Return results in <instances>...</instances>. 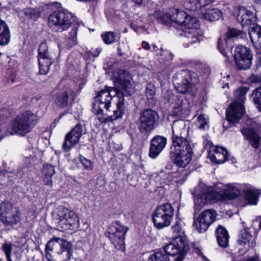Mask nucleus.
<instances>
[{
  "label": "nucleus",
  "mask_w": 261,
  "mask_h": 261,
  "mask_svg": "<svg viewBox=\"0 0 261 261\" xmlns=\"http://www.w3.org/2000/svg\"><path fill=\"white\" fill-rule=\"evenodd\" d=\"M217 214L213 209L204 210L194 220L193 226L199 232H205L210 225L216 221Z\"/></svg>",
  "instance_id": "nucleus-17"
},
{
  "label": "nucleus",
  "mask_w": 261,
  "mask_h": 261,
  "mask_svg": "<svg viewBox=\"0 0 261 261\" xmlns=\"http://www.w3.org/2000/svg\"><path fill=\"white\" fill-rule=\"evenodd\" d=\"M51 176H48L46 175H44V177L43 178V181L44 185L49 186H52L53 181L51 180Z\"/></svg>",
  "instance_id": "nucleus-53"
},
{
  "label": "nucleus",
  "mask_w": 261,
  "mask_h": 261,
  "mask_svg": "<svg viewBox=\"0 0 261 261\" xmlns=\"http://www.w3.org/2000/svg\"><path fill=\"white\" fill-rule=\"evenodd\" d=\"M148 261H170V258L167 253L160 249L151 254Z\"/></svg>",
  "instance_id": "nucleus-40"
},
{
  "label": "nucleus",
  "mask_w": 261,
  "mask_h": 261,
  "mask_svg": "<svg viewBox=\"0 0 261 261\" xmlns=\"http://www.w3.org/2000/svg\"><path fill=\"white\" fill-rule=\"evenodd\" d=\"M38 120L39 117L36 114L26 111L16 116L9 125L7 131L10 135L17 134L24 136L32 130Z\"/></svg>",
  "instance_id": "nucleus-2"
},
{
  "label": "nucleus",
  "mask_w": 261,
  "mask_h": 261,
  "mask_svg": "<svg viewBox=\"0 0 261 261\" xmlns=\"http://www.w3.org/2000/svg\"><path fill=\"white\" fill-rule=\"evenodd\" d=\"M118 54L120 56H122L125 54V53L123 50L120 46L118 47Z\"/></svg>",
  "instance_id": "nucleus-57"
},
{
  "label": "nucleus",
  "mask_w": 261,
  "mask_h": 261,
  "mask_svg": "<svg viewBox=\"0 0 261 261\" xmlns=\"http://www.w3.org/2000/svg\"><path fill=\"white\" fill-rule=\"evenodd\" d=\"M232 55L235 66L238 70L246 71L251 68L253 54L250 48L238 45L235 47Z\"/></svg>",
  "instance_id": "nucleus-8"
},
{
  "label": "nucleus",
  "mask_w": 261,
  "mask_h": 261,
  "mask_svg": "<svg viewBox=\"0 0 261 261\" xmlns=\"http://www.w3.org/2000/svg\"><path fill=\"white\" fill-rule=\"evenodd\" d=\"M236 19L239 23L241 24L242 27L249 25L250 28L257 25L256 24L257 17L255 13L244 7L240 6L238 7Z\"/></svg>",
  "instance_id": "nucleus-22"
},
{
  "label": "nucleus",
  "mask_w": 261,
  "mask_h": 261,
  "mask_svg": "<svg viewBox=\"0 0 261 261\" xmlns=\"http://www.w3.org/2000/svg\"><path fill=\"white\" fill-rule=\"evenodd\" d=\"M249 35L254 48L261 49V27L257 24L249 28Z\"/></svg>",
  "instance_id": "nucleus-30"
},
{
  "label": "nucleus",
  "mask_w": 261,
  "mask_h": 261,
  "mask_svg": "<svg viewBox=\"0 0 261 261\" xmlns=\"http://www.w3.org/2000/svg\"><path fill=\"white\" fill-rule=\"evenodd\" d=\"M125 108L124 103V98L120 99L117 103L116 109L113 111V114L109 116V119L110 121L117 120L121 118L125 114Z\"/></svg>",
  "instance_id": "nucleus-35"
},
{
  "label": "nucleus",
  "mask_w": 261,
  "mask_h": 261,
  "mask_svg": "<svg viewBox=\"0 0 261 261\" xmlns=\"http://www.w3.org/2000/svg\"><path fill=\"white\" fill-rule=\"evenodd\" d=\"M127 230L128 228L118 221L113 222L108 229L107 237L116 249L124 248V235Z\"/></svg>",
  "instance_id": "nucleus-11"
},
{
  "label": "nucleus",
  "mask_w": 261,
  "mask_h": 261,
  "mask_svg": "<svg viewBox=\"0 0 261 261\" xmlns=\"http://www.w3.org/2000/svg\"><path fill=\"white\" fill-rule=\"evenodd\" d=\"M222 12L218 9H212L202 13V17L205 20L210 21H213L218 20L222 16Z\"/></svg>",
  "instance_id": "nucleus-36"
},
{
  "label": "nucleus",
  "mask_w": 261,
  "mask_h": 261,
  "mask_svg": "<svg viewBox=\"0 0 261 261\" xmlns=\"http://www.w3.org/2000/svg\"><path fill=\"white\" fill-rule=\"evenodd\" d=\"M258 226H259V228H261V217L260 218V219H259Z\"/></svg>",
  "instance_id": "nucleus-63"
},
{
  "label": "nucleus",
  "mask_w": 261,
  "mask_h": 261,
  "mask_svg": "<svg viewBox=\"0 0 261 261\" xmlns=\"http://www.w3.org/2000/svg\"><path fill=\"white\" fill-rule=\"evenodd\" d=\"M208 117L204 114H201L198 116L197 124L200 129H204L206 127H208Z\"/></svg>",
  "instance_id": "nucleus-46"
},
{
  "label": "nucleus",
  "mask_w": 261,
  "mask_h": 261,
  "mask_svg": "<svg viewBox=\"0 0 261 261\" xmlns=\"http://www.w3.org/2000/svg\"><path fill=\"white\" fill-rule=\"evenodd\" d=\"M182 226V221L179 220L176 221L175 224L172 227L173 233H175V237H176V239L178 238H181V235L183 233Z\"/></svg>",
  "instance_id": "nucleus-44"
},
{
  "label": "nucleus",
  "mask_w": 261,
  "mask_h": 261,
  "mask_svg": "<svg viewBox=\"0 0 261 261\" xmlns=\"http://www.w3.org/2000/svg\"><path fill=\"white\" fill-rule=\"evenodd\" d=\"M22 12L24 15L28 18L36 20L40 16V12L35 9L27 8L23 10Z\"/></svg>",
  "instance_id": "nucleus-41"
},
{
  "label": "nucleus",
  "mask_w": 261,
  "mask_h": 261,
  "mask_svg": "<svg viewBox=\"0 0 261 261\" xmlns=\"http://www.w3.org/2000/svg\"><path fill=\"white\" fill-rule=\"evenodd\" d=\"M134 3L140 5L142 3V0H132Z\"/></svg>",
  "instance_id": "nucleus-60"
},
{
  "label": "nucleus",
  "mask_w": 261,
  "mask_h": 261,
  "mask_svg": "<svg viewBox=\"0 0 261 261\" xmlns=\"http://www.w3.org/2000/svg\"><path fill=\"white\" fill-rule=\"evenodd\" d=\"M83 126L77 124L65 136L62 147L65 151H69L79 143L83 134Z\"/></svg>",
  "instance_id": "nucleus-20"
},
{
  "label": "nucleus",
  "mask_w": 261,
  "mask_h": 261,
  "mask_svg": "<svg viewBox=\"0 0 261 261\" xmlns=\"http://www.w3.org/2000/svg\"><path fill=\"white\" fill-rule=\"evenodd\" d=\"M114 87L107 86L106 90L112 96V99L115 96L122 99L120 96L132 95L134 92L132 81L126 71H120V75L114 81Z\"/></svg>",
  "instance_id": "nucleus-5"
},
{
  "label": "nucleus",
  "mask_w": 261,
  "mask_h": 261,
  "mask_svg": "<svg viewBox=\"0 0 261 261\" xmlns=\"http://www.w3.org/2000/svg\"><path fill=\"white\" fill-rule=\"evenodd\" d=\"M214 0H198L195 8H191L193 11L200 10L202 7L206 6L213 2Z\"/></svg>",
  "instance_id": "nucleus-50"
},
{
  "label": "nucleus",
  "mask_w": 261,
  "mask_h": 261,
  "mask_svg": "<svg viewBox=\"0 0 261 261\" xmlns=\"http://www.w3.org/2000/svg\"><path fill=\"white\" fill-rule=\"evenodd\" d=\"M248 90L247 87H242L234 92L235 101L231 103L226 111L227 121L233 125L238 123L245 113L243 104Z\"/></svg>",
  "instance_id": "nucleus-3"
},
{
  "label": "nucleus",
  "mask_w": 261,
  "mask_h": 261,
  "mask_svg": "<svg viewBox=\"0 0 261 261\" xmlns=\"http://www.w3.org/2000/svg\"><path fill=\"white\" fill-rule=\"evenodd\" d=\"M158 113L151 109H146L140 114L138 121V127L140 132L148 135L154 130L158 124Z\"/></svg>",
  "instance_id": "nucleus-10"
},
{
  "label": "nucleus",
  "mask_w": 261,
  "mask_h": 261,
  "mask_svg": "<svg viewBox=\"0 0 261 261\" xmlns=\"http://www.w3.org/2000/svg\"><path fill=\"white\" fill-rule=\"evenodd\" d=\"M60 238L55 237L49 240L45 246V250L53 251L55 248L59 246V242L58 240Z\"/></svg>",
  "instance_id": "nucleus-47"
},
{
  "label": "nucleus",
  "mask_w": 261,
  "mask_h": 261,
  "mask_svg": "<svg viewBox=\"0 0 261 261\" xmlns=\"http://www.w3.org/2000/svg\"><path fill=\"white\" fill-rule=\"evenodd\" d=\"M43 174L52 176L55 173V167L51 165H45L44 166Z\"/></svg>",
  "instance_id": "nucleus-51"
},
{
  "label": "nucleus",
  "mask_w": 261,
  "mask_h": 261,
  "mask_svg": "<svg viewBox=\"0 0 261 261\" xmlns=\"http://www.w3.org/2000/svg\"><path fill=\"white\" fill-rule=\"evenodd\" d=\"M211 160L217 164H222L226 161L234 163V159H229V155L226 149L222 147H215L209 153Z\"/></svg>",
  "instance_id": "nucleus-26"
},
{
  "label": "nucleus",
  "mask_w": 261,
  "mask_h": 261,
  "mask_svg": "<svg viewBox=\"0 0 261 261\" xmlns=\"http://www.w3.org/2000/svg\"><path fill=\"white\" fill-rule=\"evenodd\" d=\"M12 248L13 245L10 242H5L1 247L2 250L4 253L8 261H12L11 258Z\"/></svg>",
  "instance_id": "nucleus-42"
},
{
  "label": "nucleus",
  "mask_w": 261,
  "mask_h": 261,
  "mask_svg": "<svg viewBox=\"0 0 261 261\" xmlns=\"http://www.w3.org/2000/svg\"><path fill=\"white\" fill-rule=\"evenodd\" d=\"M174 213V208L169 203L159 205L152 214L154 226L159 229L170 226L173 219Z\"/></svg>",
  "instance_id": "nucleus-7"
},
{
  "label": "nucleus",
  "mask_w": 261,
  "mask_h": 261,
  "mask_svg": "<svg viewBox=\"0 0 261 261\" xmlns=\"http://www.w3.org/2000/svg\"><path fill=\"white\" fill-rule=\"evenodd\" d=\"M80 161L85 168L87 170H92L93 168V163L82 155H80Z\"/></svg>",
  "instance_id": "nucleus-49"
},
{
  "label": "nucleus",
  "mask_w": 261,
  "mask_h": 261,
  "mask_svg": "<svg viewBox=\"0 0 261 261\" xmlns=\"http://www.w3.org/2000/svg\"><path fill=\"white\" fill-rule=\"evenodd\" d=\"M184 257L182 256V255H177L174 261H182Z\"/></svg>",
  "instance_id": "nucleus-59"
},
{
  "label": "nucleus",
  "mask_w": 261,
  "mask_h": 261,
  "mask_svg": "<svg viewBox=\"0 0 261 261\" xmlns=\"http://www.w3.org/2000/svg\"><path fill=\"white\" fill-rule=\"evenodd\" d=\"M214 198V193L212 190H204L201 195H198L195 200L194 208L199 211L200 209V204H207L210 202Z\"/></svg>",
  "instance_id": "nucleus-31"
},
{
  "label": "nucleus",
  "mask_w": 261,
  "mask_h": 261,
  "mask_svg": "<svg viewBox=\"0 0 261 261\" xmlns=\"http://www.w3.org/2000/svg\"><path fill=\"white\" fill-rule=\"evenodd\" d=\"M167 144V138L156 136L150 141L149 156L152 159H156L161 153Z\"/></svg>",
  "instance_id": "nucleus-25"
},
{
  "label": "nucleus",
  "mask_w": 261,
  "mask_h": 261,
  "mask_svg": "<svg viewBox=\"0 0 261 261\" xmlns=\"http://www.w3.org/2000/svg\"><path fill=\"white\" fill-rule=\"evenodd\" d=\"M101 51V49L100 48H97L96 49L94 50L93 51H87L86 53V56L89 57V58L91 57H97L99 56V54Z\"/></svg>",
  "instance_id": "nucleus-52"
},
{
  "label": "nucleus",
  "mask_w": 261,
  "mask_h": 261,
  "mask_svg": "<svg viewBox=\"0 0 261 261\" xmlns=\"http://www.w3.org/2000/svg\"><path fill=\"white\" fill-rule=\"evenodd\" d=\"M188 249V247L183 238H178L173 242L166 245L162 251L167 253L168 256L178 254V255H182L184 257V255L186 253Z\"/></svg>",
  "instance_id": "nucleus-21"
},
{
  "label": "nucleus",
  "mask_w": 261,
  "mask_h": 261,
  "mask_svg": "<svg viewBox=\"0 0 261 261\" xmlns=\"http://www.w3.org/2000/svg\"><path fill=\"white\" fill-rule=\"evenodd\" d=\"M250 81L251 82H253V83H256V82H257L258 81V79H257V77H256L254 75H252L250 77Z\"/></svg>",
  "instance_id": "nucleus-58"
},
{
  "label": "nucleus",
  "mask_w": 261,
  "mask_h": 261,
  "mask_svg": "<svg viewBox=\"0 0 261 261\" xmlns=\"http://www.w3.org/2000/svg\"><path fill=\"white\" fill-rule=\"evenodd\" d=\"M172 100H174V102H173V109L174 115L180 116L186 112V100L184 101L182 98L174 95L172 96Z\"/></svg>",
  "instance_id": "nucleus-34"
},
{
  "label": "nucleus",
  "mask_w": 261,
  "mask_h": 261,
  "mask_svg": "<svg viewBox=\"0 0 261 261\" xmlns=\"http://www.w3.org/2000/svg\"><path fill=\"white\" fill-rule=\"evenodd\" d=\"M93 112L96 115L97 119L100 123H107L110 122L109 116L104 114L102 107H100L97 104H93Z\"/></svg>",
  "instance_id": "nucleus-38"
},
{
  "label": "nucleus",
  "mask_w": 261,
  "mask_h": 261,
  "mask_svg": "<svg viewBox=\"0 0 261 261\" xmlns=\"http://www.w3.org/2000/svg\"><path fill=\"white\" fill-rule=\"evenodd\" d=\"M155 93V89L153 85L148 84L146 87L145 95L148 99H153Z\"/></svg>",
  "instance_id": "nucleus-48"
},
{
  "label": "nucleus",
  "mask_w": 261,
  "mask_h": 261,
  "mask_svg": "<svg viewBox=\"0 0 261 261\" xmlns=\"http://www.w3.org/2000/svg\"><path fill=\"white\" fill-rule=\"evenodd\" d=\"M247 35L244 31L236 28H230L226 32V38H219L218 41L217 47L220 53L225 57V62L229 61L230 56L228 53L232 49L231 46H228L229 41L232 39L245 38Z\"/></svg>",
  "instance_id": "nucleus-12"
},
{
  "label": "nucleus",
  "mask_w": 261,
  "mask_h": 261,
  "mask_svg": "<svg viewBox=\"0 0 261 261\" xmlns=\"http://www.w3.org/2000/svg\"><path fill=\"white\" fill-rule=\"evenodd\" d=\"M180 26L185 28L179 35L184 37L185 47H188L200 42V35L198 33L199 24L197 18L186 14Z\"/></svg>",
  "instance_id": "nucleus-4"
},
{
  "label": "nucleus",
  "mask_w": 261,
  "mask_h": 261,
  "mask_svg": "<svg viewBox=\"0 0 261 261\" xmlns=\"http://www.w3.org/2000/svg\"><path fill=\"white\" fill-rule=\"evenodd\" d=\"M252 1L253 3H256L257 4H260V3H261V0H252Z\"/></svg>",
  "instance_id": "nucleus-62"
},
{
  "label": "nucleus",
  "mask_w": 261,
  "mask_h": 261,
  "mask_svg": "<svg viewBox=\"0 0 261 261\" xmlns=\"http://www.w3.org/2000/svg\"><path fill=\"white\" fill-rule=\"evenodd\" d=\"M225 187V191L222 193L225 200L234 199L239 195L243 194L245 200L249 205H256L261 194L260 190L249 184L232 183L226 185Z\"/></svg>",
  "instance_id": "nucleus-1"
},
{
  "label": "nucleus",
  "mask_w": 261,
  "mask_h": 261,
  "mask_svg": "<svg viewBox=\"0 0 261 261\" xmlns=\"http://www.w3.org/2000/svg\"><path fill=\"white\" fill-rule=\"evenodd\" d=\"M61 224H65V229H74L79 227V219L73 211L60 206L58 212Z\"/></svg>",
  "instance_id": "nucleus-19"
},
{
  "label": "nucleus",
  "mask_w": 261,
  "mask_h": 261,
  "mask_svg": "<svg viewBox=\"0 0 261 261\" xmlns=\"http://www.w3.org/2000/svg\"><path fill=\"white\" fill-rule=\"evenodd\" d=\"M71 113H72V112H71V110H70V109L69 108H67L66 109H65L64 110V112L60 113V114L59 115V118H62L66 114Z\"/></svg>",
  "instance_id": "nucleus-56"
},
{
  "label": "nucleus",
  "mask_w": 261,
  "mask_h": 261,
  "mask_svg": "<svg viewBox=\"0 0 261 261\" xmlns=\"http://www.w3.org/2000/svg\"><path fill=\"white\" fill-rule=\"evenodd\" d=\"M250 99L253 102L256 108L261 112V88L254 89L250 95Z\"/></svg>",
  "instance_id": "nucleus-39"
},
{
  "label": "nucleus",
  "mask_w": 261,
  "mask_h": 261,
  "mask_svg": "<svg viewBox=\"0 0 261 261\" xmlns=\"http://www.w3.org/2000/svg\"><path fill=\"white\" fill-rule=\"evenodd\" d=\"M11 32L8 24L0 17V46H5L9 43Z\"/></svg>",
  "instance_id": "nucleus-32"
},
{
  "label": "nucleus",
  "mask_w": 261,
  "mask_h": 261,
  "mask_svg": "<svg viewBox=\"0 0 261 261\" xmlns=\"http://www.w3.org/2000/svg\"><path fill=\"white\" fill-rule=\"evenodd\" d=\"M103 42L108 45L111 44L115 42L116 36L113 32H106L101 35Z\"/></svg>",
  "instance_id": "nucleus-43"
},
{
  "label": "nucleus",
  "mask_w": 261,
  "mask_h": 261,
  "mask_svg": "<svg viewBox=\"0 0 261 261\" xmlns=\"http://www.w3.org/2000/svg\"><path fill=\"white\" fill-rule=\"evenodd\" d=\"M166 176H168V177L169 178H171V176H170V175H168V174L166 175Z\"/></svg>",
  "instance_id": "nucleus-64"
},
{
  "label": "nucleus",
  "mask_w": 261,
  "mask_h": 261,
  "mask_svg": "<svg viewBox=\"0 0 261 261\" xmlns=\"http://www.w3.org/2000/svg\"><path fill=\"white\" fill-rule=\"evenodd\" d=\"M193 154L192 144L172 146L170 156L177 166L185 167L189 164Z\"/></svg>",
  "instance_id": "nucleus-9"
},
{
  "label": "nucleus",
  "mask_w": 261,
  "mask_h": 261,
  "mask_svg": "<svg viewBox=\"0 0 261 261\" xmlns=\"http://www.w3.org/2000/svg\"><path fill=\"white\" fill-rule=\"evenodd\" d=\"M45 254H46V257L47 258V259L48 260V261H55L53 256H52V255H51V252L52 251H47V250H45Z\"/></svg>",
  "instance_id": "nucleus-54"
},
{
  "label": "nucleus",
  "mask_w": 261,
  "mask_h": 261,
  "mask_svg": "<svg viewBox=\"0 0 261 261\" xmlns=\"http://www.w3.org/2000/svg\"><path fill=\"white\" fill-rule=\"evenodd\" d=\"M252 229L254 233H257L255 228L253 227L247 228L240 231L238 242L239 244L245 246L247 251L249 248L254 247L256 244L255 234L252 235Z\"/></svg>",
  "instance_id": "nucleus-24"
},
{
  "label": "nucleus",
  "mask_w": 261,
  "mask_h": 261,
  "mask_svg": "<svg viewBox=\"0 0 261 261\" xmlns=\"http://www.w3.org/2000/svg\"><path fill=\"white\" fill-rule=\"evenodd\" d=\"M0 215L2 221L7 225L16 224L20 221V212L19 208L13 207L8 201L0 204Z\"/></svg>",
  "instance_id": "nucleus-14"
},
{
  "label": "nucleus",
  "mask_w": 261,
  "mask_h": 261,
  "mask_svg": "<svg viewBox=\"0 0 261 261\" xmlns=\"http://www.w3.org/2000/svg\"><path fill=\"white\" fill-rule=\"evenodd\" d=\"M55 101L58 107L64 108L67 106L68 103V94L66 91L60 92L57 94Z\"/></svg>",
  "instance_id": "nucleus-37"
},
{
  "label": "nucleus",
  "mask_w": 261,
  "mask_h": 261,
  "mask_svg": "<svg viewBox=\"0 0 261 261\" xmlns=\"http://www.w3.org/2000/svg\"><path fill=\"white\" fill-rule=\"evenodd\" d=\"M252 122V120L248 119L246 123L249 126L241 129V132L250 145L257 149L261 146V133L258 130L259 125Z\"/></svg>",
  "instance_id": "nucleus-16"
},
{
  "label": "nucleus",
  "mask_w": 261,
  "mask_h": 261,
  "mask_svg": "<svg viewBox=\"0 0 261 261\" xmlns=\"http://www.w3.org/2000/svg\"><path fill=\"white\" fill-rule=\"evenodd\" d=\"M77 27L73 26L67 36L61 40L58 43L60 49L63 48L70 49L77 44Z\"/></svg>",
  "instance_id": "nucleus-27"
},
{
  "label": "nucleus",
  "mask_w": 261,
  "mask_h": 261,
  "mask_svg": "<svg viewBox=\"0 0 261 261\" xmlns=\"http://www.w3.org/2000/svg\"><path fill=\"white\" fill-rule=\"evenodd\" d=\"M58 240L61 249V251L59 253L60 258L63 261H69L72 256V245L65 240L58 239Z\"/></svg>",
  "instance_id": "nucleus-29"
},
{
  "label": "nucleus",
  "mask_w": 261,
  "mask_h": 261,
  "mask_svg": "<svg viewBox=\"0 0 261 261\" xmlns=\"http://www.w3.org/2000/svg\"><path fill=\"white\" fill-rule=\"evenodd\" d=\"M142 46L145 50H149L150 48L149 44L145 41L142 42Z\"/></svg>",
  "instance_id": "nucleus-55"
},
{
  "label": "nucleus",
  "mask_w": 261,
  "mask_h": 261,
  "mask_svg": "<svg viewBox=\"0 0 261 261\" xmlns=\"http://www.w3.org/2000/svg\"><path fill=\"white\" fill-rule=\"evenodd\" d=\"M191 73L188 70H181L178 71L173 76L174 84L176 90L180 93L190 92L192 88Z\"/></svg>",
  "instance_id": "nucleus-18"
},
{
  "label": "nucleus",
  "mask_w": 261,
  "mask_h": 261,
  "mask_svg": "<svg viewBox=\"0 0 261 261\" xmlns=\"http://www.w3.org/2000/svg\"><path fill=\"white\" fill-rule=\"evenodd\" d=\"M112 100L111 95L105 89H102L95 97L93 104H97L99 107L109 110Z\"/></svg>",
  "instance_id": "nucleus-28"
},
{
  "label": "nucleus",
  "mask_w": 261,
  "mask_h": 261,
  "mask_svg": "<svg viewBox=\"0 0 261 261\" xmlns=\"http://www.w3.org/2000/svg\"><path fill=\"white\" fill-rule=\"evenodd\" d=\"M158 21L161 23L167 24L169 21L174 22L181 25L183 19L186 16V13L178 9H175L169 16L163 12H157L154 14Z\"/></svg>",
  "instance_id": "nucleus-23"
},
{
  "label": "nucleus",
  "mask_w": 261,
  "mask_h": 261,
  "mask_svg": "<svg viewBox=\"0 0 261 261\" xmlns=\"http://www.w3.org/2000/svg\"><path fill=\"white\" fill-rule=\"evenodd\" d=\"M218 245L223 248L227 247L229 236L227 230L222 226L219 225L216 230Z\"/></svg>",
  "instance_id": "nucleus-33"
},
{
  "label": "nucleus",
  "mask_w": 261,
  "mask_h": 261,
  "mask_svg": "<svg viewBox=\"0 0 261 261\" xmlns=\"http://www.w3.org/2000/svg\"><path fill=\"white\" fill-rule=\"evenodd\" d=\"M74 19V16L65 9L54 11L48 17L50 27L59 32H62L68 29Z\"/></svg>",
  "instance_id": "nucleus-6"
},
{
  "label": "nucleus",
  "mask_w": 261,
  "mask_h": 261,
  "mask_svg": "<svg viewBox=\"0 0 261 261\" xmlns=\"http://www.w3.org/2000/svg\"><path fill=\"white\" fill-rule=\"evenodd\" d=\"M57 54L49 50L45 42L40 43L38 48V61L39 72L41 74H46L49 70L50 65L54 62Z\"/></svg>",
  "instance_id": "nucleus-13"
},
{
  "label": "nucleus",
  "mask_w": 261,
  "mask_h": 261,
  "mask_svg": "<svg viewBox=\"0 0 261 261\" xmlns=\"http://www.w3.org/2000/svg\"><path fill=\"white\" fill-rule=\"evenodd\" d=\"M41 97H42V95H37V96H35L34 97V99H36V100H37L38 101L39 99H40L41 98Z\"/></svg>",
  "instance_id": "nucleus-61"
},
{
  "label": "nucleus",
  "mask_w": 261,
  "mask_h": 261,
  "mask_svg": "<svg viewBox=\"0 0 261 261\" xmlns=\"http://www.w3.org/2000/svg\"><path fill=\"white\" fill-rule=\"evenodd\" d=\"M188 128L186 122L183 120H177L172 124V146L192 144L188 139Z\"/></svg>",
  "instance_id": "nucleus-15"
},
{
  "label": "nucleus",
  "mask_w": 261,
  "mask_h": 261,
  "mask_svg": "<svg viewBox=\"0 0 261 261\" xmlns=\"http://www.w3.org/2000/svg\"><path fill=\"white\" fill-rule=\"evenodd\" d=\"M152 51H154L158 56H162L164 55H168V58L166 59L167 61H170L172 60L173 58V55L172 53L169 52L168 50H163L162 48L159 49L155 44L152 45Z\"/></svg>",
  "instance_id": "nucleus-45"
}]
</instances>
